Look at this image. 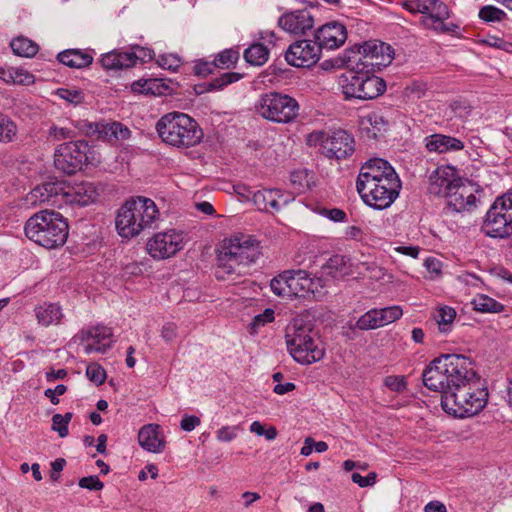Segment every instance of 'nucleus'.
I'll return each instance as SVG.
<instances>
[{"mask_svg":"<svg viewBox=\"0 0 512 512\" xmlns=\"http://www.w3.org/2000/svg\"><path fill=\"white\" fill-rule=\"evenodd\" d=\"M477 376L472 361L459 354L435 358L422 373L423 384L441 396L456 392Z\"/></svg>","mask_w":512,"mask_h":512,"instance_id":"obj_1","label":"nucleus"},{"mask_svg":"<svg viewBox=\"0 0 512 512\" xmlns=\"http://www.w3.org/2000/svg\"><path fill=\"white\" fill-rule=\"evenodd\" d=\"M260 254L261 245L254 235L234 233L223 241L215 268V277L218 280H229L233 275H241L249 264L259 258Z\"/></svg>","mask_w":512,"mask_h":512,"instance_id":"obj_2","label":"nucleus"},{"mask_svg":"<svg viewBox=\"0 0 512 512\" xmlns=\"http://www.w3.org/2000/svg\"><path fill=\"white\" fill-rule=\"evenodd\" d=\"M159 210L153 200L137 197L126 201L118 210L115 225L123 238H133L143 230L152 228L159 219Z\"/></svg>","mask_w":512,"mask_h":512,"instance_id":"obj_3","label":"nucleus"},{"mask_svg":"<svg viewBox=\"0 0 512 512\" xmlns=\"http://www.w3.org/2000/svg\"><path fill=\"white\" fill-rule=\"evenodd\" d=\"M155 128L162 142L176 148L196 146L203 138L202 129L197 122L182 112L164 114Z\"/></svg>","mask_w":512,"mask_h":512,"instance_id":"obj_4","label":"nucleus"},{"mask_svg":"<svg viewBox=\"0 0 512 512\" xmlns=\"http://www.w3.org/2000/svg\"><path fill=\"white\" fill-rule=\"evenodd\" d=\"M26 236L48 249L62 246L68 237V223L59 213L43 210L30 217L25 224Z\"/></svg>","mask_w":512,"mask_h":512,"instance_id":"obj_5","label":"nucleus"},{"mask_svg":"<svg viewBox=\"0 0 512 512\" xmlns=\"http://www.w3.org/2000/svg\"><path fill=\"white\" fill-rule=\"evenodd\" d=\"M487 401L488 391L479 376L456 392L441 396L443 410L458 418L471 417L478 414L484 409Z\"/></svg>","mask_w":512,"mask_h":512,"instance_id":"obj_6","label":"nucleus"},{"mask_svg":"<svg viewBox=\"0 0 512 512\" xmlns=\"http://www.w3.org/2000/svg\"><path fill=\"white\" fill-rule=\"evenodd\" d=\"M286 344L290 355L302 365L323 359L325 349L310 325L294 321L286 330Z\"/></svg>","mask_w":512,"mask_h":512,"instance_id":"obj_7","label":"nucleus"},{"mask_svg":"<svg viewBox=\"0 0 512 512\" xmlns=\"http://www.w3.org/2000/svg\"><path fill=\"white\" fill-rule=\"evenodd\" d=\"M364 69L356 63L355 68L340 76L339 85L346 99L372 100L385 92V81Z\"/></svg>","mask_w":512,"mask_h":512,"instance_id":"obj_8","label":"nucleus"},{"mask_svg":"<svg viewBox=\"0 0 512 512\" xmlns=\"http://www.w3.org/2000/svg\"><path fill=\"white\" fill-rule=\"evenodd\" d=\"M298 101L290 95L270 91L259 96L255 103V111L262 118L279 123L289 124L299 116Z\"/></svg>","mask_w":512,"mask_h":512,"instance_id":"obj_9","label":"nucleus"},{"mask_svg":"<svg viewBox=\"0 0 512 512\" xmlns=\"http://www.w3.org/2000/svg\"><path fill=\"white\" fill-rule=\"evenodd\" d=\"M401 6L412 14L421 13L420 24L438 34L455 32L459 26L454 23H445L450 18L448 6L440 0H405Z\"/></svg>","mask_w":512,"mask_h":512,"instance_id":"obj_10","label":"nucleus"},{"mask_svg":"<svg viewBox=\"0 0 512 512\" xmlns=\"http://www.w3.org/2000/svg\"><path fill=\"white\" fill-rule=\"evenodd\" d=\"M320 278H311L305 270H286L271 280L274 294L287 297H305L322 287Z\"/></svg>","mask_w":512,"mask_h":512,"instance_id":"obj_11","label":"nucleus"},{"mask_svg":"<svg viewBox=\"0 0 512 512\" xmlns=\"http://www.w3.org/2000/svg\"><path fill=\"white\" fill-rule=\"evenodd\" d=\"M388 172V177L380 179L379 182H370L365 188H357L364 203L374 209L390 207L399 196L401 181L395 171L388 169Z\"/></svg>","mask_w":512,"mask_h":512,"instance_id":"obj_12","label":"nucleus"},{"mask_svg":"<svg viewBox=\"0 0 512 512\" xmlns=\"http://www.w3.org/2000/svg\"><path fill=\"white\" fill-rule=\"evenodd\" d=\"M483 230L494 238H505L512 233V190L496 198L486 214Z\"/></svg>","mask_w":512,"mask_h":512,"instance_id":"obj_13","label":"nucleus"},{"mask_svg":"<svg viewBox=\"0 0 512 512\" xmlns=\"http://www.w3.org/2000/svg\"><path fill=\"white\" fill-rule=\"evenodd\" d=\"M309 145H320L322 153L329 158L343 159L354 152V139L344 130L326 134L316 131L308 136Z\"/></svg>","mask_w":512,"mask_h":512,"instance_id":"obj_14","label":"nucleus"},{"mask_svg":"<svg viewBox=\"0 0 512 512\" xmlns=\"http://www.w3.org/2000/svg\"><path fill=\"white\" fill-rule=\"evenodd\" d=\"M90 147L86 141H70L60 144L54 153L55 167L70 175L88 163Z\"/></svg>","mask_w":512,"mask_h":512,"instance_id":"obj_15","label":"nucleus"},{"mask_svg":"<svg viewBox=\"0 0 512 512\" xmlns=\"http://www.w3.org/2000/svg\"><path fill=\"white\" fill-rule=\"evenodd\" d=\"M184 247V235L174 229L154 234L146 244L148 254L156 260L174 256Z\"/></svg>","mask_w":512,"mask_h":512,"instance_id":"obj_16","label":"nucleus"},{"mask_svg":"<svg viewBox=\"0 0 512 512\" xmlns=\"http://www.w3.org/2000/svg\"><path fill=\"white\" fill-rule=\"evenodd\" d=\"M321 50L316 41L298 40L292 43L285 53V59L291 66L310 68L320 59Z\"/></svg>","mask_w":512,"mask_h":512,"instance_id":"obj_17","label":"nucleus"},{"mask_svg":"<svg viewBox=\"0 0 512 512\" xmlns=\"http://www.w3.org/2000/svg\"><path fill=\"white\" fill-rule=\"evenodd\" d=\"M359 54L362 55L357 62L360 66L380 70L392 62L394 51L384 42L369 41L359 48Z\"/></svg>","mask_w":512,"mask_h":512,"instance_id":"obj_18","label":"nucleus"},{"mask_svg":"<svg viewBox=\"0 0 512 512\" xmlns=\"http://www.w3.org/2000/svg\"><path fill=\"white\" fill-rule=\"evenodd\" d=\"M63 195V182H45L33 188L26 195L25 201L31 206L47 204L61 208L64 206Z\"/></svg>","mask_w":512,"mask_h":512,"instance_id":"obj_19","label":"nucleus"},{"mask_svg":"<svg viewBox=\"0 0 512 512\" xmlns=\"http://www.w3.org/2000/svg\"><path fill=\"white\" fill-rule=\"evenodd\" d=\"M77 337L85 354L104 353L112 344V331L103 325L88 327L79 332Z\"/></svg>","mask_w":512,"mask_h":512,"instance_id":"obj_20","label":"nucleus"},{"mask_svg":"<svg viewBox=\"0 0 512 512\" xmlns=\"http://www.w3.org/2000/svg\"><path fill=\"white\" fill-rule=\"evenodd\" d=\"M102 183L82 182L73 187L64 185V205L87 206L98 200L104 192Z\"/></svg>","mask_w":512,"mask_h":512,"instance_id":"obj_21","label":"nucleus"},{"mask_svg":"<svg viewBox=\"0 0 512 512\" xmlns=\"http://www.w3.org/2000/svg\"><path fill=\"white\" fill-rule=\"evenodd\" d=\"M477 191L478 189L473 184L470 182L464 183L459 179L446 196L447 204L456 212L470 210L476 206L477 197L475 192Z\"/></svg>","mask_w":512,"mask_h":512,"instance_id":"obj_22","label":"nucleus"},{"mask_svg":"<svg viewBox=\"0 0 512 512\" xmlns=\"http://www.w3.org/2000/svg\"><path fill=\"white\" fill-rule=\"evenodd\" d=\"M314 39L320 50H333L342 46L347 39V31L344 25L338 22H330L320 27Z\"/></svg>","mask_w":512,"mask_h":512,"instance_id":"obj_23","label":"nucleus"},{"mask_svg":"<svg viewBox=\"0 0 512 512\" xmlns=\"http://www.w3.org/2000/svg\"><path fill=\"white\" fill-rule=\"evenodd\" d=\"M279 26L291 34H305L313 27V16L308 10H296L283 14L278 20Z\"/></svg>","mask_w":512,"mask_h":512,"instance_id":"obj_24","label":"nucleus"},{"mask_svg":"<svg viewBox=\"0 0 512 512\" xmlns=\"http://www.w3.org/2000/svg\"><path fill=\"white\" fill-rule=\"evenodd\" d=\"M253 202L260 211L275 213L286 206L291 199L277 189L259 190L253 194Z\"/></svg>","mask_w":512,"mask_h":512,"instance_id":"obj_25","label":"nucleus"},{"mask_svg":"<svg viewBox=\"0 0 512 512\" xmlns=\"http://www.w3.org/2000/svg\"><path fill=\"white\" fill-rule=\"evenodd\" d=\"M388 169L395 171L386 160L381 158L369 160L361 167L356 182V188H365V185L370 184V182H379L380 179L388 177Z\"/></svg>","mask_w":512,"mask_h":512,"instance_id":"obj_26","label":"nucleus"},{"mask_svg":"<svg viewBox=\"0 0 512 512\" xmlns=\"http://www.w3.org/2000/svg\"><path fill=\"white\" fill-rule=\"evenodd\" d=\"M138 443L147 452H163L166 441L160 425L150 423L141 427L138 432Z\"/></svg>","mask_w":512,"mask_h":512,"instance_id":"obj_27","label":"nucleus"},{"mask_svg":"<svg viewBox=\"0 0 512 512\" xmlns=\"http://www.w3.org/2000/svg\"><path fill=\"white\" fill-rule=\"evenodd\" d=\"M456 169L452 166L438 167L430 176V192L446 197L448 192L458 182Z\"/></svg>","mask_w":512,"mask_h":512,"instance_id":"obj_28","label":"nucleus"},{"mask_svg":"<svg viewBox=\"0 0 512 512\" xmlns=\"http://www.w3.org/2000/svg\"><path fill=\"white\" fill-rule=\"evenodd\" d=\"M425 147L429 152L446 153L460 151L464 143L455 137L444 134H432L424 139Z\"/></svg>","mask_w":512,"mask_h":512,"instance_id":"obj_29","label":"nucleus"},{"mask_svg":"<svg viewBox=\"0 0 512 512\" xmlns=\"http://www.w3.org/2000/svg\"><path fill=\"white\" fill-rule=\"evenodd\" d=\"M34 312L38 324L44 327L58 325L63 317L62 309L56 303L39 304L34 308Z\"/></svg>","mask_w":512,"mask_h":512,"instance_id":"obj_30","label":"nucleus"},{"mask_svg":"<svg viewBox=\"0 0 512 512\" xmlns=\"http://www.w3.org/2000/svg\"><path fill=\"white\" fill-rule=\"evenodd\" d=\"M97 131L104 140L109 142L124 141L130 138V129L120 122L97 124Z\"/></svg>","mask_w":512,"mask_h":512,"instance_id":"obj_31","label":"nucleus"},{"mask_svg":"<svg viewBox=\"0 0 512 512\" xmlns=\"http://www.w3.org/2000/svg\"><path fill=\"white\" fill-rule=\"evenodd\" d=\"M57 59L60 63L77 69L88 67L93 61V57L89 53L76 49L60 52Z\"/></svg>","mask_w":512,"mask_h":512,"instance_id":"obj_32","label":"nucleus"},{"mask_svg":"<svg viewBox=\"0 0 512 512\" xmlns=\"http://www.w3.org/2000/svg\"><path fill=\"white\" fill-rule=\"evenodd\" d=\"M102 66L107 70H121L133 67V61L128 51L113 50L101 58Z\"/></svg>","mask_w":512,"mask_h":512,"instance_id":"obj_33","label":"nucleus"},{"mask_svg":"<svg viewBox=\"0 0 512 512\" xmlns=\"http://www.w3.org/2000/svg\"><path fill=\"white\" fill-rule=\"evenodd\" d=\"M0 79L7 84L29 85L34 82V76L23 69L0 67Z\"/></svg>","mask_w":512,"mask_h":512,"instance_id":"obj_34","label":"nucleus"},{"mask_svg":"<svg viewBox=\"0 0 512 512\" xmlns=\"http://www.w3.org/2000/svg\"><path fill=\"white\" fill-rule=\"evenodd\" d=\"M244 58L251 65L262 66L269 58V50L261 43H254L244 51Z\"/></svg>","mask_w":512,"mask_h":512,"instance_id":"obj_35","label":"nucleus"},{"mask_svg":"<svg viewBox=\"0 0 512 512\" xmlns=\"http://www.w3.org/2000/svg\"><path fill=\"white\" fill-rule=\"evenodd\" d=\"M12 51L22 57H33L38 52V45L25 37H17L10 43Z\"/></svg>","mask_w":512,"mask_h":512,"instance_id":"obj_36","label":"nucleus"},{"mask_svg":"<svg viewBox=\"0 0 512 512\" xmlns=\"http://www.w3.org/2000/svg\"><path fill=\"white\" fill-rule=\"evenodd\" d=\"M474 309L483 313H499L504 306L487 295H478L472 302Z\"/></svg>","mask_w":512,"mask_h":512,"instance_id":"obj_37","label":"nucleus"},{"mask_svg":"<svg viewBox=\"0 0 512 512\" xmlns=\"http://www.w3.org/2000/svg\"><path fill=\"white\" fill-rule=\"evenodd\" d=\"M456 317V311L452 307L443 306L440 307L434 318L439 326L440 332L447 333Z\"/></svg>","mask_w":512,"mask_h":512,"instance_id":"obj_38","label":"nucleus"},{"mask_svg":"<svg viewBox=\"0 0 512 512\" xmlns=\"http://www.w3.org/2000/svg\"><path fill=\"white\" fill-rule=\"evenodd\" d=\"M312 174L306 170H296L290 174V182L292 187L301 193L311 187Z\"/></svg>","mask_w":512,"mask_h":512,"instance_id":"obj_39","label":"nucleus"},{"mask_svg":"<svg viewBox=\"0 0 512 512\" xmlns=\"http://www.w3.org/2000/svg\"><path fill=\"white\" fill-rule=\"evenodd\" d=\"M327 274L332 278L340 279L349 274V267L346 265L344 257L335 256L331 258L326 266Z\"/></svg>","mask_w":512,"mask_h":512,"instance_id":"obj_40","label":"nucleus"},{"mask_svg":"<svg viewBox=\"0 0 512 512\" xmlns=\"http://www.w3.org/2000/svg\"><path fill=\"white\" fill-rule=\"evenodd\" d=\"M17 134V126L8 116L0 114V142H11Z\"/></svg>","mask_w":512,"mask_h":512,"instance_id":"obj_41","label":"nucleus"},{"mask_svg":"<svg viewBox=\"0 0 512 512\" xmlns=\"http://www.w3.org/2000/svg\"><path fill=\"white\" fill-rule=\"evenodd\" d=\"M376 311H377L380 327H383L385 325H388V324L398 320L403 314L401 307L397 306V305L382 308V309H376Z\"/></svg>","mask_w":512,"mask_h":512,"instance_id":"obj_42","label":"nucleus"},{"mask_svg":"<svg viewBox=\"0 0 512 512\" xmlns=\"http://www.w3.org/2000/svg\"><path fill=\"white\" fill-rule=\"evenodd\" d=\"M239 58V53L233 49L220 52L213 60L216 68L229 69L234 67Z\"/></svg>","mask_w":512,"mask_h":512,"instance_id":"obj_43","label":"nucleus"},{"mask_svg":"<svg viewBox=\"0 0 512 512\" xmlns=\"http://www.w3.org/2000/svg\"><path fill=\"white\" fill-rule=\"evenodd\" d=\"M72 413L67 412L64 415L55 414L52 417V430L56 431L61 438L68 435V424L72 419Z\"/></svg>","mask_w":512,"mask_h":512,"instance_id":"obj_44","label":"nucleus"},{"mask_svg":"<svg viewBox=\"0 0 512 512\" xmlns=\"http://www.w3.org/2000/svg\"><path fill=\"white\" fill-rule=\"evenodd\" d=\"M76 135V130L69 127H60L58 125L52 124L48 129V139L51 141L72 139L76 137Z\"/></svg>","mask_w":512,"mask_h":512,"instance_id":"obj_45","label":"nucleus"},{"mask_svg":"<svg viewBox=\"0 0 512 512\" xmlns=\"http://www.w3.org/2000/svg\"><path fill=\"white\" fill-rule=\"evenodd\" d=\"M360 330H372L380 327L376 309H371L363 314L356 322Z\"/></svg>","mask_w":512,"mask_h":512,"instance_id":"obj_46","label":"nucleus"},{"mask_svg":"<svg viewBox=\"0 0 512 512\" xmlns=\"http://www.w3.org/2000/svg\"><path fill=\"white\" fill-rule=\"evenodd\" d=\"M479 18L485 22H500L506 18V13L495 6L487 5L480 9Z\"/></svg>","mask_w":512,"mask_h":512,"instance_id":"obj_47","label":"nucleus"},{"mask_svg":"<svg viewBox=\"0 0 512 512\" xmlns=\"http://www.w3.org/2000/svg\"><path fill=\"white\" fill-rule=\"evenodd\" d=\"M384 385L390 391L396 393H403L407 390L408 383L406 377L403 375H389L384 378Z\"/></svg>","mask_w":512,"mask_h":512,"instance_id":"obj_48","label":"nucleus"},{"mask_svg":"<svg viewBox=\"0 0 512 512\" xmlns=\"http://www.w3.org/2000/svg\"><path fill=\"white\" fill-rule=\"evenodd\" d=\"M240 79H241V74L236 73V72H226V73L222 74L221 76L213 79L210 82L209 87L212 90L222 89L223 87L227 86L228 84L237 82Z\"/></svg>","mask_w":512,"mask_h":512,"instance_id":"obj_49","label":"nucleus"},{"mask_svg":"<svg viewBox=\"0 0 512 512\" xmlns=\"http://www.w3.org/2000/svg\"><path fill=\"white\" fill-rule=\"evenodd\" d=\"M86 375L96 385H101L106 379L105 370L97 363H91L86 368Z\"/></svg>","mask_w":512,"mask_h":512,"instance_id":"obj_50","label":"nucleus"},{"mask_svg":"<svg viewBox=\"0 0 512 512\" xmlns=\"http://www.w3.org/2000/svg\"><path fill=\"white\" fill-rule=\"evenodd\" d=\"M56 94L63 100L71 104H79L83 101V93L77 89L60 88Z\"/></svg>","mask_w":512,"mask_h":512,"instance_id":"obj_51","label":"nucleus"},{"mask_svg":"<svg viewBox=\"0 0 512 512\" xmlns=\"http://www.w3.org/2000/svg\"><path fill=\"white\" fill-rule=\"evenodd\" d=\"M128 52L132 58L133 66H135L138 61L146 62L154 57V53L150 49H146L138 45L133 46L131 51Z\"/></svg>","mask_w":512,"mask_h":512,"instance_id":"obj_52","label":"nucleus"},{"mask_svg":"<svg viewBox=\"0 0 512 512\" xmlns=\"http://www.w3.org/2000/svg\"><path fill=\"white\" fill-rule=\"evenodd\" d=\"M158 87L157 79L139 80L132 84V90L139 93L155 94L154 88Z\"/></svg>","mask_w":512,"mask_h":512,"instance_id":"obj_53","label":"nucleus"},{"mask_svg":"<svg viewBox=\"0 0 512 512\" xmlns=\"http://www.w3.org/2000/svg\"><path fill=\"white\" fill-rule=\"evenodd\" d=\"M157 62L162 68L170 71H176L181 64L180 58L174 54L161 55Z\"/></svg>","mask_w":512,"mask_h":512,"instance_id":"obj_54","label":"nucleus"},{"mask_svg":"<svg viewBox=\"0 0 512 512\" xmlns=\"http://www.w3.org/2000/svg\"><path fill=\"white\" fill-rule=\"evenodd\" d=\"M274 320V311L270 308L266 309L263 313L258 314L254 317L253 322L251 324V330L255 332V329L264 326L267 323H270Z\"/></svg>","mask_w":512,"mask_h":512,"instance_id":"obj_55","label":"nucleus"},{"mask_svg":"<svg viewBox=\"0 0 512 512\" xmlns=\"http://www.w3.org/2000/svg\"><path fill=\"white\" fill-rule=\"evenodd\" d=\"M237 432V426H223L217 431L216 438L221 442H230L237 437Z\"/></svg>","mask_w":512,"mask_h":512,"instance_id":"obj_56","label":"nucleus"},{"mask_svg":"<svg viewBox=\"0 0 512 512\" xmlns=\"http://www.w3.org/2000/svg\"><path fill=\"white\" fill-rule=\"evenodd\" d=\"M215 68L216 67H215L214 61L210 62V61L199 60L195 63L193 70L196 75L206 77L209 74L213 73Z\"/></svg>","mask_w":512,"mask_h":512,"instance_id":"obj_57","label":"nucleus"},{"mask_svg":"<svg viewBox=\"0 0 512 512\" xmlns=\"http://www.w3.org/2000/svg\"><path fill=\"white\" fill-rule=\"evenodd\" d=\"M79 486L91 491H98L104 487V484L97 476H88L79 480Z\"/></svg>","mask_w":512,"mask_h":512,"instance_id":"obj_58","label":"nucleus"},{"mask_svg":"<svg viewBox=\"0 0 512 512\" xmlns=\"http://www.w3.org/2000/svg\"><path fill=\"white\" fill-rule=\"evenodd\" d=\"M377 474L375 472H370L367 476H362L359 473H353L351 479L354 483L358 484L360 487L371 486L376 481Z\"/></svg>","mask_w":512,"mask_h":512,"instance_id":"obj_59","label":"nucleus"},{"mask_svg":"<svg viewBox=\"0 0 512 512\" xmlns=\"http://www.w3.org/2000/svg\"><path fill=\"white\" fill-rule=\"evenodd\" d=\"M201 420L199 417L195 415H184L180 422V427L182 430L186 432H190L194 430L197 426H199Z\"/></svg>","mask_w":512,"mask_h":512,"instance_id":"obj_60","label":"nucleus"},{"mask_svg":"<svg viewBox=\"0 0 512 512\" xmlns=\"http://www.w3.org/2000/svg\"><path fill=\"white\" fill-rule=\"evenodd\" d=\"M321 214L334 222H343L346 219V213L339 208L323 209Z\"/></svg>","mask_w":512,"mask_h":512,"instance_id":"obj_61","label":"nucleus"},{"mask_svg":"<svg viewBox=\"0 0 512 512\" xmlns=\"http://www.w3.org/2000/svg\"><path fill=\"white\" fill-rule=\"evenodd\" d=\"M67 390V387L63 384L57 385L54 389L48 388L45 390L44 395L48 397L52 404L56 405L59 403L57 395H63Z\"/></svg>","mask_w":512,"mask_h":512,"instance_id":"obj_62","label":"nucleus"},{"mask_svg":"<svg viewBox=\"0 0 512 512\" xmlns=\"http://www.w3.org/2000/svg\"><path fill=\"white\" fill-rule=\"evenodd\" d=\"M161 336L167 342H170V341L174 340L176 338V336H177V327H176V325L173 324V323L165 324L162 327Z\"/></svg>","mask_w":512,"mask_h":512,"instance_id":"obj_63","label":"nucleus"},{"mask_svg":"<svg viewBox=\"0 0 512 512\" xmlns=\"http://www.w3.org/2000/svg\"><path fill=\"white\" fill-rule=\"evenodd\" d=\"M424 511L425 512H447L445 505L439 501L429 502L425 506Z\"/></svg>","mask_w":512,"mask_h":512,"instance_id":"obj_64","label":"nucleus"}]
</instances>
